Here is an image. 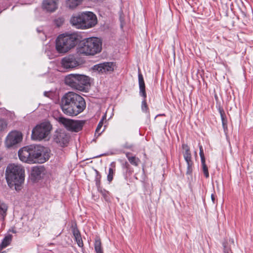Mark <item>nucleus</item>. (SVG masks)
<instances>
[{
	"label": "nucleus",
	"instance_id": "ddd939ff",
	"mask_svg": "<svg viewBox=\"0 0 253 253\" xmlns=\"http://www.w3.org/2000/svg\"><path fill=\"white\" fill-rule=\"evenodd\" d=\"M138 82L139 94L144 98V99L142 101L141 109L143 112L147 113L148 112V108L146 101V93L145 91V86L143 76L141 73L138 74Z\"/></svg>",
	"mask_w": 253,
	"mask_h": 253
},
{
	"label": "nucleus",
	"instance_id": "f3484780",
	"mask_svg": "<svg viewBox=\"0 0 253 253\" xmlns=\"http://www.w3.org/2000/svg\"><path fill=\"white\" fill-rule=\"evenodd\" d=\"M83 13L73 15L70 19L71 24L78 29H82L84 22L83 20Z\"/></svg>",
	"mask_w": 253,
	"mask_h": 253
},
{
	"label": "nucleus",
	"instance_id": "0eeeda50",
	"mask_svg": "<svg viewBox=\"0 0 253 253\" xmlns=\"http://www.w3.org/2000/svg\"><path fill=\"white\" fill-rule=\"evenodd\" d=\"M74 96L73 92L70 91L65 94L62 97L60 102V106L62 112L66 115L72 116L74 109L72 106Z\"/></svg>",
	"mask_w": 253,
	"mask_h": 253
},
{
	"label": "nucleus",
	"instance_id": "9b49d317",
	"mask_svg": "<svg viewBox=\"0 0 253 253\" xmlns=\"http://www.w3.org/2000/svg\"><path fill=\"white\" fill-rule=\"evenodd\" d=\"M84 25L82 29H86L94 27L97 22L96 15L91 12H83Z\"/></svg>",
	"mask_w": 253,
	"mask_h": 253
},
{
	"label": "nucleus",
	"instance_id": "5701e85b",
	"mask_svg": "<svg viewBox=\"0 0 253 253\" xmlns=\"http://www.w3.org/2000/svg\"><path fill=\"white\" fill-rule=\"evenodd\" d=\"M94 249L96 253H103L100 239L98 238H96L95 240Z\"/></svg>",
	"mask_w": 253,
	"mask_h": 253
},
{
	"label": "nucleus",
	"instance_id": "2f4dec72",
	"mask_svg": "<svg viewBox=\"0 0 253 253\" xmlns=\"http://www.w3.org/2000/svg\"><path fill=\"white\" fill-rule=\"evenodd\" d=\"M220 115H221V118L222 121L225 120L224 115L223 113H222L221 112H220Z\"/></svg>",
	"mask_w": 253,
	"mask_h": 253
},
{
	"label": "nucleus",
	"instance_id": "423d86ee",
	"mask_svg": "<svg viewBox=\"0 0 253 253\" xmlns=\"http://www.w3.org/2000/svg\"><path fill=\"white\" fill-rule=\"evenodd\" d=\"M52 126L48 122L37 125L33 128L31 138L35 140H42L46 138L50 133Z\"/></svg>",
	"mask_w": 253,
	"mask_h": 253
},
{
	"label": "nucleus",
	"instance_id": "9d476101",
	"mask_svg": "<svg viewBox=\"0 0 253 253\" xmlns=\"http://www.w3.org/2000/svg\"><path fill=\"white\" fill-rule=\"evenodd\" d=\"M80 64L79 58L75 54L67 55L61 61V66L65 69H73L79 66Z\"/></svg>",
	"mask_w": 253,
	"mask_h": 253
},
{
	"label": "nucleus",
	"instance_id": "f03ea898",
	"mask_svg": "<svg viewBox=\"0 0 253 253\" xmlns=\"http://www.w3.org/2000/svg\"><path fill=\"white\" fill-rule=\"evenodd\" d=\"M6 179L8 185L16 191L21 189L25 179V170L20 165H9L6 170Z\"/></svg>",
	"mask_w": 253,
	"mask_h": 253
},
{
	"label": "nucleus",
	"instance_id": "f704fd0d",
	"mask_svg": "<svg viewBox=\"0 0 253 253\" xmlns=\"http://www.w3.org/2000/svg\"><path fill=\"white\" fill-rule=\"evenodd\" d=\"M2 125V122L0 121V130H1V129H2V128L1 127Z\"/></svg>",
	"mask_w": 253,
	"mask_h": 253
},
{
	"label": "nucleus",
	"instance_id": "4be33fe9",
	"mask_svg": "<svg viewBox=\"0 0 253 253\" xmlns=\"http://www.w3.org/2000/svg\"><path fill=\"white\" fill-rule=\"evenodd\" d=\"M42 172V169L38 167H34L31 170V175L35 179L40 176Z\"/></svg>",
	"mask_w": 253,
	"mask_h": 253
},
{
	"label": "nucleus",
	"instance_id": "bb28decb",
	"mask_svg": "<svg viewBox=\"0 0 253 253\" xmlns=\"http://www.w3.org/2000/svg\"><path fill=\"white\" fill-rule=\"evenodd\" d=\"M64 19L61 17H59L54 20V23L57 27H60L64 23Z\"/></svg>",
	"mask_w": 253,
	"mask_h": 253
},
{
	"label": "nucleus",
	"instance_id": "dca6fc26",
	"mask_svg": "<svg viewBox=\"0 0 253 253\" xmlns=\"http://www.w3.org/2000/svg\"><path fill=\"white\" fill-rule=\"evenodd\" d=\"M55 142L61 146H66L69 142V137L64 131L58 132L54 135Z\"/></svg>",
	"mask_w": 253,
	"mask_h": 253
},
{
	"label": "nucleus",
	"instance_id": "412c9836",
	"mask_svg": "<svg viewBox=\"0 0 253 253\" xmlns=\"http://www.w3.org/2000/svg\"><path fill=\"white\" fill-rule=\"evenodd\" d=\"M83 0H66V4L67 7L74 9L80 5Z\"/></svg>",
	"mask_w": 253,
	"mask_h": 253
},
{
	"label": "nucleus",
	"instance_id": "1a4fd4ad",
	"mask_svg": "<svg viewBox=\"0 0 253 253\" xmlns=\"http://www.w3.org/2000/svg\"><path fill=\"white\" fill-rule=\"evenodd\" d=\"M74 100L72 106L74 112L72 113V117L76 116L82 113L85 108V102L83 97L78 94L73 92Z\"/></svg>",
	"mask_w": 253,
	"mask_h": 253
},
{
	"label": "nucleus",
	"instance_id": "39448f33",
	"mask_svg": "<svg viewBox=\"0 0 253 253\" xmlns=\"http://www.w3.org/2000/svg\"><path fill=\"white\" fill-rule=\"evenodd\" d=\"M65 83L74 89L83 91L89 84V79L84 75L71 74L66 76Z\"/></svg>",
	"mask_w": 253,
	"mask_h": 253
},
{
	"label": "nucleus",
	"instance_id": "a878e982",
	"mask_svg": "<svg viewBox=\"0 0 253 253\" xmlns=\"http://www.w3.org/2000/svg\"><path fill=\"white\" fill-rule=\"evenodd\" d=\"M202 167V170L206 178H208L209 177V173L208 171V168L206 164V161H201Z\"/></svg>",
	"mask_w": 253,
	"mask_h": 253
},
{
	"label": "nucleus",
	"instance_id": "cd10ccee",
	"mask_svg": "<svg viewBox=\"0 0 253 253\" xmlns=\"http://www.w3.org/2000/svg\"><path fill=\"white\" fill-rule=\"evenodd\" d=\"M75 239L76 240V241L77 242L78 245L80 247H82L84 245V244H83V240L81 238V236L76 237H75Z\"/></svg>",
	"mask_w": 253,
	"mask_h": 253
},
{
	"label": "nucleus",
	"instance_id": "f8f14e48",
	"mask_svg": "<svg viewBox=\"0 0 253 253\" xmlns=\"http://www.w3.org/2000/svg\"><path fill=\"white\" fill-rule=\"evenodd\" d=\"M23 136L21 132L12 131L7 135L5 143L7 147H10L20 142L22 140Z\"/></svg>",
	"mask_w": 253,
	"mask_h": 253
},
{
	"label": "nucleus",
	"instance_id": "72a5a7b5",
	"mask_svg": "<svg viewBox=\"0 0 253 253\" xmlns=\"http://www.w3.org/2000/svg\"><path fill=\"white\" fill-rule=\"evenodd\" d=\"M211 198L212 201L213 202V203H214V200H215V198H214V196L213 194H211Z\"/></svg>",
	"mask_w": 253,
	"mask_h": 253
},
{
	"label": "nucleus",
	"instance_id": "aec40b11",
	"mask_svg": "<svg viewBox=\"0 0 253 253\" xmlns=\"http://www.w3.org/2000/svg\"><path fill=\"white\" fill-rule=\"evenodd\" d=\"M126 156L129 162L134 166H138L140 161L139 158L136 157L134 156H132L131 153L127 152L126 153Z\"/></svg>",
	"mask_w": 253,
	"mask_h": 253
},
{
	"label": "nucleus",
	"instance_id": "c756f323",
	"mask_svg": "<svg viewBox=\"0 0 253 253\" xmlns=\"http://www.w3.org/2000/svg\"><path fill=\"white\" fill-rule=\"evenodd\" d=\"M73 233L74 237L81 236L79 230L77 228H74L73 229Z\"/></svg>",
	"mask_w": 253,
	"mask_h": 253
},
{
	"label": "nucleus",
	"instance_id": "f257e3e1",
	"mask_svg": "<svg viewBox=\"0 0 253 253\" xmlns=\"http://www.w3.org/2000/svg\"><path fill=\"white\" fill-rule=\"evenodd\" d=\"M19 159L28 164L43 163L49 159V152L47 148L41 145L27 146L18 151Z\"/></svg>",
	"mask_w": 253,
	"mask_h": 253
},
{
	"label": "nucleus",
	"instance_id": "393cba45",
	"mask_svg": "<svg viewBox=\"0 0 253 253\" xmlns=\"http://www.w3.org/2000/svg\"><path fill=\"white\" fill-rule=\"evenodd\" d=\"M114 165V163H112L111 164V167L109 169V172L107 175V180L109 182H111L113 179V176H114V171H115V170L113 168V167H114V166H113Z\"/></svg>",
	"mask_w": 253,
	"mask_h": 253
},
{
	"label": "nucleus",
	"instance_id": "6e6552de",
	"mask_svg": "<svg viewBox=\"0 0 253 253\" xmlns=\"http://www.w3.org/2000/svg\"><path fill=\"white\" fill-rule=\"evenodd\" d=\"M59 122L64 125L68 130L78 132L82 129L84 122L80 120H73L63 117L59 118Z\"/></svg>",
	"mask_w": 253,
	"mask_h": 253
},
{
	"label": "nucleus",
	"instance_id": "4468645a",
	"mask_svg": "<svg viewBox=\"0 0 253 253\" xmlns=\"http://www.w3.org/2000/svg\"><path fill=\"white\" fill-rule=\"evenodd\" d=\"M115 65L113 62H104L95 65L93 69L99 73L103 74L113 72L114 70Z\"/></svg>",
	"mask_w": 253,
	"mask_h": 253
},
{
	"label": "nucleus",
	"instance_id": "c85d7f7f",
	"mask_svg": "<svg viewBox=\"0 0 253 253\" xmlns=\"http://www.w3.org/2000/svg\"><path fill=\"white\" fill-rule=\"evenodd\" d=\"M199 148H200V156L201 157V161H206L202 146L201 145H200Z\"/></svg>",
	"mask_w": 253,
	"mask_h": 253
},
{
	"label": "nucleus",
	"instance_id": "6ab92c4d",
	"mask_svg": "<svg viewBox=\"0 0 253 253\" xmlns=\"http://www.w3.org/2000/svg\"><path fill=\"white\" fill-rule=\"evenodd\" d=\"M7 209V205L4 202L0 201V219L2 220H4L6 216Z\"/></svg>",
	"mask_w": 253,
	"mask_h": 253
},
{
	"label": "nucleus",
	"instance_id": "b1692460",
	"mask_svg": "<svg viewBox=\"0 0 253 253\" xmlns=\"http://www.w3.org/2000/svg\"><path fill=\"white\" fill-rule=\"evenodd\" d=\"M105 118V116H104L103 118L101 120V121L98 123L97 126L96 128V130H95V135L97 134V136H99L102 133V132H103V131L104 130V129H103L102 130H101V129L102 127V126L103 124V121Z\"/></svg>",
	"mask_w": 253,
	"mask_h": 253
},
{
	"label": "nucleus",
	"instance_id": "20e7f679",
	"mask_svg": "<svg viewBox=\"0 0 253 253\" xmlns=\"http://www.w3.org/2000/svg\"><path fill=\"white\" fill-rule=\"evenodd\" d=\"M102 49V42L97 38L91 37L83 41L79 51L86 55H94Z\"/></svg>",
	"mask_w": 253,
	"mask_h": 253
},
{
	"label": "nucleus",
	"instance_id": "a211bd4d",
	"mask_svg": "<svg viewBox=\"0 0 253 253\" xmlns=\"http://www.w3.org/2000/svg\"><path fill=\"white\" fill-rule=\"evenodd\" d=\"M183 149L185 150L184 153V158L187 164L188 171L191 170L192 162L191 161V155L190 152L189 148L187 145L183 144L182 145Z\"/></svg>",
	"mask_w": 253,
	"mask_h": 253
},
{
	"label": "nucleus",
	"instance_id": "2eb2a0df",
	"mask_svg": "<svg viewBox=\"0 0 253 253\" xmlns=\"http://www.w3.org/2000/svg\"><path fill=\"white\" fill-rule=\"evenodd\" d=\"M42 7L47 12H54L58 7V0H43Z\"/></svg>",
	"mask_w": 253,
	"mask_h": 253
},
{
	"label": "nucleus",
	"instance_id": "7ed1b4c3",
	"mask_svg": "<svg viewBox=\"0 0 253 253\" xmlns=\"http://www.w3.org/2000/svg\"><path fill=\"white\" fill-rule=\"evenodd\" d=\"M78 39L75 33L60 34L56 40V49L59 53H65L75 46Z\"/></svg>",
	"mask_w": 253,
	"mask_h": 253
},
{
	"label": "nucleus",
	"instance_id": "473e14b6",
	"mask_svg": "<svg viewBox=\"0 0 253 253\" xmlns=\"http://www.w3.org/2000/svg\"><path fill=\"white\" fill-rule=\"evenodd\" d=\"M224 253H232L230 250H226L225 248H224Z\"/></svg>",
	"mask_w": 253,
	"mask_h": 253
},
{
	"label": "nucleus",
	"instance_id": "7c9ffc66",
	"mask_svg": "<svg viewBox=\"0 0 253 253\" xmlns=\"http://www.w3.org/2000/svg\"><path fill=\"white\" fill-rule=\"evenodd\" d=\"M222 126H223V129H224V131H225L227 129L226 121L223 120V121H222Z\"/></svg>",
	"mask_w": 253,
	"mask_h": 253
}]
</instances>
